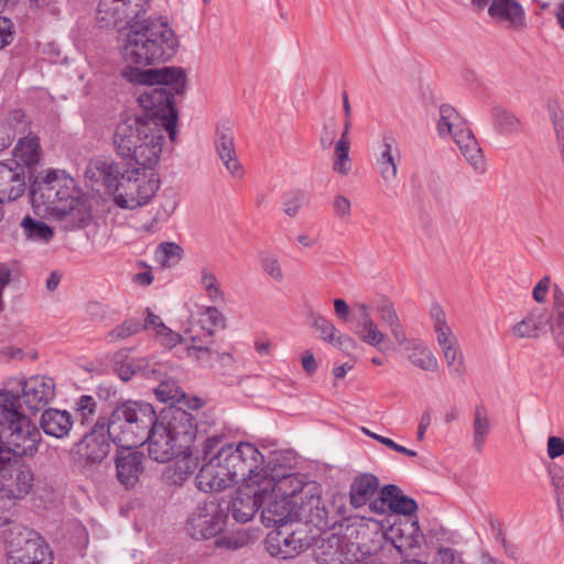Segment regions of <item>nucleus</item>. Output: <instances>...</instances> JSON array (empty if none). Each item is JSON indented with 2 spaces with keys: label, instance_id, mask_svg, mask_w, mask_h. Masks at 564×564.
<instances>
[{
  "label": "nucleus",
  "instance_id": "obj_1",
  "mask_svg": "<svg viewBox=\"0 0 564 564\" xmlns=\"http://www.w3.org/2000/svg\"><path fill=\"white\" fill-rule=\"evenodd\" d=\"M20 408L19 393L0 390V527L11 522L18 501L34 486V471L24 457L35 455L41 433Z\"/></svg>",
  "mask_w": 564,
  "mask_h": 564
},
{
  "label": "nucleus",
  "instance_id": "obj_2",
  "mask_svg": "<svg viewBox=\"0 0 564 564\" xmlns=\"http://www.w3.org/2000/svg\"><path fill=\"white\" fill-rule=\"evenodd\" d=\"M122 77L132 84L148 86L138 98L140 106L149 111L143 116L158 119L169 133L170 139L174 141L177 123L174 96L183 95L185 91V70L181 67L141 69L128 66L122 70Z\"/></svg>",
  "mask_w": 564,
  "mask_h": 564
},
{
  "label": "nucleus",
  "instance_id": "obj_3",
  "mask_svg": "<svg viewBox=\"0 0 564 564\" xmlns=\"http://www.w3.org/2000/svg\"><path fill=\"white\" fill-rule=\"evenodd\" d=\"M86 178L102 185L117 206L135 209L148 204L160 188L154 167L137 166L121 171L120 164L109 159L91 160L85 171Z\"/></svg>",
  "mask_w": 564,
  "mask_h": 564
},
{
  "label": "nucleus",
  "instance_id": "obj_4",
  "mask_svg": "<svg viewBox=\"0 0 564 564\" xmlns=\"http://www.w3.org/2000/svg\"><path fill=\"white\" fill-rule=\"evenodd\" d=\"M162 123L149 116H128L117 123L112 143L116 153L135 165L154 167L162 153Z\"/></svg>",
  "mask_w": 564,
  "mask_h": 564
},
{
  "label": "nucleus",
  "instance_id": "obj_5",
  "mask_svg": "<svg viewBox=\"0 0 564 564\" xmlns=\"http://www.w3.org/2000/svg\"><path fill=\"white\" fill-rule=\"evenodd\" d=\"M177 46V37L167 22L144 20L130 28L120 52L128 64L148 66L169 61Z\"/></svg>",
  "mask_w": 564,
  "mask_h": 564
},
{
  "label": "nucleus",
  "instance_id": "obj_6",
  "mask_svg": "<svg viewBox=\"0 0 564 564\" xmlns=\"http://www.w3.org/2000/svg\"><path fill=\"white\" fill-rule=\"evenodd\" d=\"M196 436V425L191 413L171 406L159 417L145 436L149 457L158 463H167L189 448Z\"/></svg>",
  "mask_w": 564,
  "mask_h": 564
},
{
  "label": "nucleus",
  "instance_id": "obj_7",
  "mask_svg": "<svg viewBox=\"0 0 564 564\" xmlns=\"http://www.w3.org/2000/svg\"><path fill=\"white\" fill-rule=\"evenodd\" d=\"M30 202L41 218L61 220L70 213V176L65 170L48 169L43 176L29 175Z\"/></svg>",
  "mask_w": 564,
  "mask_h": 564
},
{
  "label": "nucleus",
  "instance_id": "obj_8",
  "mask_svg": "<svg viewBox=\"0 0 564 564\" xmlns=\"http://www.w3.org/2000/svg\"><path fill=\"white\" fill-rule=\"evenodd\" d=\"M155 419L153 406L143 401H126L112 411L106 432L121 448L138 447L144 443Z\"/></svg>",
  "mask_w": 564,
  "mask_h": 564
},
{
  "label": "nucleus",
  "instance_id": "obj_9",
  "mask_svg": "<svg viewBox=\"0 0 564 564\" xmlns=\"http://www.w3.org/2000/svg\"><path fill=\"white\" fill-rule=\"evenodd\" d=\"M436 131L441 139H453L476 174L482 175L486 173L487 165L482 151L467 121L454 107L446 104L440 107Z\"/></svg>",
  "mask_w": 564,
  "mask_h": 564
},
{
  "label": "nucleus",
  "instance_id": "obj_10",
  "mask_svg": "<svg viewBox=\"0 0 564 564\" xmlns=\"http://www.w3.org/2000/svg\"><path fill=\"white\" fill-rule=\"evenodd\" d=\"M223 455L224 463H227L237 481L250 484L251 486H262L264 479V456L260 451L249 442H239L229 444L225 442L218 447Z\"/></svg>",
  "mask_w": 564,
  "mask_h": 564
},
{
  "label": "nucleus",
  "instance_id": "obj_11",
  "mask_svg": "<svg viewBox=\"0 0 564 564\" xmlns=\"http://www.w3.org/2000/svg\"><path fill=\"white\" fill-rule=\"evenodd\" d=\"M221 443L223 436H212L205 442L204 459L207 462L196 476L197 487L202 491H221L238 482L228 464L223 460L218 449Z\"/></svg>",
  "mask_w": 564,
  "mask_h": 564
},
{
  "label": "nucleus",
  "instance_id": "obj_12",
  "mask_svg": "<svg viewBox=\"0 0 564 564\" xmlns=\"http://www.w3.org/2000/svg\"><path fill=\"white\" fill-rule=\"evenodd\" d=\"M150 0H99L96 20L100 28L124 29L141 23Z\"/></svg>",
  "mask_w": 564,
  "mask_h": 564
},
{
  "label": "nucleus",
  "instance_id": "obj_13",
  "mask_svg": "<svg viewBox=\"0 0 564 564\" xmlns=\"http://www.w3.org/2000/svg\"><path fill=\"white\" fill-rule=\"evenodd\" d=\"M227 512L216 499L197 506L187 520V533L195 540H208L221 533L226 525Z\"/></svg>",
  "mask_w": 564,
  "mask_h": 564
},
{
  "label": "nucleus",
  "instance_id": "obj_14",
  "mask_svg": "<svg viewBox=\"0 0 564 564\" xmlns=\"http://www.w3.org/2000/svg\"><path fill=\"white\" fill-rule=\"evenodd\" d=\"M267 499L268 497L262 491V486L243 484V487L238 489L236 497L230 501L228 511L231 512L236 521L246 523L254 517Z\"/></svg>",
  "mask_w": 564,
  "mask_h": 564
},
{
  "label": "nucleus",
  "instance_id": "obj_15",
  "mask_svg": "<svg viewBox=\"0 0 564 564\" xmlns=\"http://www.w3.org/2000/svg\"><path fill=\"white\" fill-rule=\"evenodd\" d=\"M110 452V442L106 432V424L97 422L77 444L76 453L85 463H101Z\"/></svg>",
  "mask_w": 564,
  "mask_h": 564
},
{
  "label": "nucleus",
  "instance_id": "obj_16",
  "mask_svg": "<svg viewBox=\"0 0 564 564\" xmlns=\"http://www.w3.org/2000/svg\"><path fill=\"white\" fill-rule=\"evenodd\" d=\"M22 400L31 412L44 410L55 397L54 380L45 376H34L22 384Z\"/></svg>",
  "mask_w": 564,
  "mask_h": 564
},
{
  "label": "nucleus",
  "instance_id": "obj_17",
  "mask_svg": "<svg viewBox=\"0 0 564 564\" xmlns=\"http://www.w3.org/2000/svg\"><path fill=\"white\" fill-rule=\"evenodd\" d=\"M295 500V521L311 522L315 525L325 522L327 512L316 485H306Z\"/></svg>",
  "mask_w": 564,
  "mask_h": 564
},
{
  "label": "nucleus",
  "instance_id": "obj_18",
  "mask_svg": "<svg viewBox=\"0 0 564 564\" xmlns=\"http://www.w3.org/2000/svg\"><path fill=\"white\" fill-rule=\"evenodd\" d=\"M26 189L25 171L8 162H0V203L20 198Z\"/></svg>",
  "mask_w": 564,
  "mask_h": 564
},
{
  "label": "nucleus",
  "instance_id": "obj_19",
  "mask_svg": "<svg viewBox=\"0 0 564 564\" xmlns=\"http://www.w3.org/2000/svg\"><path fill=\"white\" fill-rule=\"evenodd\" d=\"M296 500L274 494L261 511V520L265 527H281L295 521Z\"/></svg>",
  "mask_w": 564,
  "mask_h": 564
},
{
  "label": "nucleus",
  "instance_id": "obj_20",
  "mask_svg": "<svg viewBox=\"0 0 564 564\" xmlns=\"http://www.w3.org/2000/svg\"><path fill=\"white\" fill-rule=\"evenodd\" d=\"M386 535L400 553H406L420 547L423 539L417 520L394 523Z\"/></svg>",
  "mask_w": 564,
  "mask_h": 564
},
{
  "label": "nucleus",
  "instance_id": "obj_21",
  "mask_svg": "<svg viewBox=\"0 0 564 564\" xmlns=\"http://www.w3.org/2000/svg\"><path fill=\"white\" fill-rule=\"evenodd\" d=\"M547 324L546 310L535 307L512 325L511 333L519 339H536L547 332Z\"/></svg>",
  "mask_w": 564,
  "mask_h": 564
},
{
  "label": "nucleus",
  "instance_id": "obj_22",
  "mask_svg": "<svg viewBox=\"0 0 564 564\" xmlns=\"http://www.w3.org/2000/svg\"><path fill=\"white\" fill-rule=\"evenodd\" d=\"M130 449L118 451L116 457L117 478L126 488L133 487L143 471L142 454Z\"/></svg>",
  "mask_w": 564,
  "mask_h": 564
},
{
  "label": "nucleus",
  "instance_id": "obj_23",
  "mask_svg": "<svg viewBox=\"0 0 564 564\" xmlns=\"http://www.w3.org/2000/svg\"><path fill=\"white\" fill-rule=\"evenodd\" d=\"M356 308L359 312V321L355 334L365 344L384 351L383 344L389 337L379 329L377 323L372 319L369 306L365 303H358Z\"/></svg>",
  "mask_w": 564,
  "mask_h": 564
},
{
  "label": "nucleus",
  "instance_id": "obj_24",
  "mask_svg": "<svg viewBox=\"0 0 564 564\" xmlns=\"http://www.w3.org/2000/svg\"><path fill=\"white\" fill-rule=\"evenodd\" d=\"M225 327L226 317L214 304L199 311L198 318L188 329V334L189 336L200 334L202 338H205V343H214L215 332Z\"/></svg>",
  "mask_w": 564,
  "mask_h": 564
},
{
  "label": "nucleus",
  "instance_id": "obj_25",
  "mask_svg": "<svg viewBox=\"0 0 564 564\" xmlns=\"http://www.w3.org/2000/svg\"><path fill=\"white\" fill-rule=\"evenodd\" d=\"M547 319V330L560 355L564 358V291L557 284L553 288V301Z\"/></svg>",
  "mask_w": 564,
  "mask_h": 564
},
{
  "label": "nucleus",
  "instance_id": "obj_26",
  "mask_svg": "<svg viewBox=\"0 0 564 564\" xmlns=\"http://www.w3.org/2000/svg\"><path fill=\"white\" fill-rule=\"evenodd\" d=\"M8 564H53V555L43 541L26 540L23 547L9 554Z\"/></svg>",
  "mask_w": 564,
  "mask_h": 564
},
{
  "label": "nucleus",
  "instance_id": "obj_27",
  "mask_svg": "<svg viewBox=\"0 0 564 564\" xmlns=\"http://www.w3.org/2000/svg\"><path fill=\"white\" fill-rule=\"evenodd\" d=\"M488 13L498 23L512 29L522 28L525 22L524 10L516 0H492Z\"/></svg>",
  "mask_w": 564,
  "mask_h": 564
},
{
  "label": "nucleus",
  "instance_id": "obj_28",
  "mask_svg": "<svg viewBox=\"0 0 564 564\" xmlns=\"http://www.w3.org/2000/svg\"><path fill=\"white\" fill-rule=\"evenodd\" d=\"M41 159L42 148L40 138L30 133L18 140L13 149V160L11 164L22 166L25 171V169H31L39 164Z\"/></svg>",
  "mask_w": 564,
  "mask_h": 564
},
{
  "label": "nucleus",
  "instance_id": "obj_29",
  "mask_svg": "<svg viewBox=\"0 0 564 564\" xmlns=\"http://www.w3.org/2000/svg\"><path fill=\"white\" fill-rule=\"evenodd\" d=\"M304 488L305 486L297 475L286 474L282 475L279 479H275L273 476L269 475L268 470L264 473L262 491H264L267 497H271L273 494H279L295 500Z\"/></svg>",
  "mask_w": 564,
  "mask_h": 564
},
{
  "label": "nucleus",
  "instance_id": "obj_30",
  "mask_svg": "<svg viewBox=\"0 0 564 564\" xmlns=\"http://www.w3.org/2000/svg\"><path fill=\"white\" fill-rule=\"evenodd\" d=\"M406 359L423 371L436 372L438 360L427 344L419 338L411 339L404 347Z\"/></svg>",
  "mask_w": 564,
  "mask_h": 564
},
{
  "label": "nucleus",
  "instance_id": "obj_31",
  "mask_svg": "<svg viewBox=\"0 0 564 564\" xmlns=\"http://www.w3.org/2000/svg\"><path fill=\"white\" fill-rule=\"evenodd\" d=\"M191 345L187 347V354L194 358L200 365L209 367L215 360L227 361L231 359V355L228 352L219 354L215 351L212 346L214 343H205V338H202L200 334L189 336Z\"/></svg>",
  "mask_w": 564,
  "mask_h": 564
},
{
  "label": "nucleus",
  "instance_id": "obj_32",
  "mask_svg": "<svg viewBox=\"0 0 564 564\" xmlns=\"http://www.w3.org/2000/svg\"><path fill=\"white\" fill-rule=\"evenodd\" d=\"M216 150L219 159L232 177L241 180L245 171L237 159L234 137L230 133H221L216 141Z\"/></svg>",
  "mask_w": 564,
  "mask_h": 564
},
{
  "label": "nucleus",
  "instance_id": "obj_33",
  "mask_svg": "<svg viewBox=\"0 0 564 564\" xmlns=\"http://www.w3.org/2000/svg\"><path fill=\"white\" fill-rule=\"evenodd\" d=\"M379 480L371 474H362L354 479L350 486V503L360 508L371 500L378 491Z\"/></svg>",
  "mask_w": 564,
  "mask_h": 564
},
{
  "label": "nucleus",
  "instance_id": "obj_34",
  "mask_svg": "<svg viewBox=\"0 0 564 564\" xmlns=\"http://www.w3.org/2000/svg\"><path fill=\"white\" fill-rule=\"evenodd\" d=\"M315 557L319 564L350 563V560L344 552L340 538L335 534L322 540L315 551Z\"/></svg>",
  "mask_w": 564,
  "mask_h": 564
},
{
  "label": "nucleus",
  "instance_id": "obj_35",
  "mask_svg": "<svg viewBox=\"0 0 564 564\" xmlns=\"http://www.w3.org/2000/svg\"><path fill=\"white\" fill-rule=\"evenodd\" d=\"M70 414L67 411L47 409L41 417V427L45 434L61 438L68 434Z\"/></svg>",
  "mask_w": 564,
  "mask_h": 564
},
{
  "label": "nucleus",
  "instance_id": "obj_36",
  "mask_svg": "<svg viewBox=\"0 0 564 564\" xmlns=\"http://www.w3.org/2000/svg\"><path fill=\"white\" fill-rule=\"evenodd\" d=\"M491 432V419L484 405H476L473 412V447L481 453Z\"/></svg>",
  "mask_w": 564,
  "mask_h": 564
},
{
  "label": "nucleus",
  "instance_id": "obj_37",
  "mask_svg": "<svg viewBox=\"0 0 564 564\" xmlns=\"http://www.w3.org/2000/svg\"><path fill=\"white\" fill-rule=\"evenodd\" d=\"M198 286L208 301L215 305L226 302V295L216 273L208 267H203L198 274Z\"/></svg>",
  "mask_w": 564,
  "mask_h": 564
},
{
  "label": "nucleus",
  "instance_id": "obj_38",
  "mask_svg": "<svg viewBox=\"0 0 564 564\" xmlns=\"http://www.w3.org/2000/svg\"><path fill=\"white\" fill-rule=\"evenodd\" d=\"M395 154H398V149L393 147L392 142L384 139L380 154L377 158V164L380 175L387 185L391 184L397 178L398 163Z\"/></svg>",
  "mask_w": 564,
  "mask_h": 564
},
{
  "label": "nucleus",
  "instance_id": "obj_39",
  "mask_svg": "<svg viewBox=\"0 0 564 564\" xmlns=\"http://www.w3.org/2000/svg\"><path fill=\"white\" fill-rule=\"evenodd\" d=\"M382 495L387 498L389 511L412 516L416 509V502L402 494V490L395 485H386L382 487Z\"/></svg>",
  "mask_w": 564,
  "mask_h": 564
},
{
  "label": "nucleus",
  "instance_id": "obj_40",
  "mask_svg": "<svg viewBox=\"0 0 564 564\" xmlns=\"http://www.w3.org/2000/svg\"><path fill=\"white\" fill-rule=\"evenodd\" d=\"M430 314L440 348L458 343L457 337L447 324L446 315L442 307L440 305H433Z\"/></svg>",
  "mask_w": 564,
  "mask_h": 564
},
{
  "label": "nucleus",
  "instance_id": "obj_41",
  "mask_svg": "<svg viewBox=\"0 0 564 564\" xmlns=\"http://www.w3.org/2000/svg\"><path fill=\"white\" fill-rule=\"evenodd\" d=\"M21 227L25 237L33 241L47 242L53 237V229L42 220L33 219L31 216L23 217Z\"/></svg>",
  "mask_w": 564,
  "mask_h": 564
},
{
  "label": "nucleus",
  "instance_id": "obj_42",
  "mask_svg": "<svg viewBox=\"0 0 564 564\" xmlns=\"http://www.w3.org/2000/svg\"><path fill=\"white\" fill-rule=\"evenodd\" d=\"M183 258V249L175 242H162L156 247L154 260L162 268L177 264Z\"/></svg>",
  "mask_w": 564,
  "mask_h": 564
},
{
  "label": "nucleus",
  "instance_id": "obj_43",
  "mask_svg": "<svg viewBox=\"0 0 564 564\" xmlns=\"http://www.w3.org/2000/svg\"><path fill=\"white\" fill-rule=\"evenodd\" d=\"M441 351L451 375L462 377L466 373V364L459 343L443 347Z\"/></svg>",
  "mask_w": 564,
  "mask_h": 564
},
{
  "label": "nucleus",
  "instance_id": "obj_44",
  "mask_svg": "<svg viewBox=\"0 0 564 564\" xmlns=\"http://www.w3.org/2000/svg\"><path fill=\"white\" fill-rule=\"evenodd\" d=\"M350 140L338 139L334 147L333 170L340 174L347 175L352 166L349 158Z\"/></svg>",
  "mask_w": 564,
  "mask_h": 564
},
{
  "label": "nucleus",
  "instance_id": "obj_45",
  "mask_svg": "<svg viewBox=\"0 0 564 564\" xmlns=\"http://www.w3.org/2000/svg\"><path fill=\"white\" fill-rule=\"evenodd\" d=\"M546 107L558 143V150L564 163V111L561 108L558 101L555 99H549Z\"/></svg>",
  "mask_w": 564,
  "mask_h": 564
},
{
  "label": "nucleus",
  "instance_id": "obj_46",
  "mask_svg": "<svg viewBox=\"0 0 564 564\" xmlns=\"http://www.w3.org/2000/svg\"><path fill=\"white\" fill-rule=\"evenodd\" d=\"M275 541L279 547L278 555L283 558L292 557L295 553L302 551L303 544L300 539L295 538V533L283 534L281 531L276 533V536L272 539Z\"/></svg>",
  "mask_w": 564,
  "mask_h": 564
},
{
  "label": "nucleus",
  "instance_id": "obj_47",
  "mask_svg": "<svg viewBox=\"0 0 564 564\" xmlns=\"http://www.w3.org/2000/svg\"><path fill=\"white\" fill-rule=\"evenodd\" d=\"M154 392L160 401L170 402L171 404L180 402L185 397V393L174 380L162 381Z\"/></svg>",
  "mask_w": 564,
  "mask_h": 564
},
{
  "label": "nucleus",
  "instance_id": "obj_48",
  "mask_svg": "<svg viewBox=\"0 0 564 564\" xmlns=\"http://www.w3.org/2000/svg\"><path fill=\"white\" fill-rule=\"evenodd\" d=\"M93 223L91 206L87 200L73 197V228H86Z\"/></svg>",
  "mask_w": 564,
  "mask_h": 564
},
{
  "label": "nucleus",
  "instance_id": "obj_49",
  "mask_svg": "<svg viewBox=\"0 0 564 564\" xmlns=\"http://www.w3.org/2000/svg\"><path fill=\"white\" fill-rule=\"evenodd\" d=\"M492 118L496 127L503 133H511L520 129L519 119L506 109L495 108Z\"/></svg>",
  "mask_w": 564,
  "mask_h": 564
},
{
  "label": "nucleus",
  "instance_id": "obj_50",
  "mask_svg": "<svg viewBox=\"0 0 564 564\" xmlns=\"http://www.w3.org/2000/svg\"><path fill=\"white\" fill-rule=\"evenodd\" d=\"M555 500L562 521L564 522V469L554 467L550 471Z\"/></svg>",
  "mask_w": 564,
  "mask_h": 564
},
{
  "label": "nucleus",
  "instance_id": "obj_51",
  "mask_svg": "<svg viewBox=\"0 0 564 564\" xmlns=\"http://www.w3.org/2000/svg\"><path fill=\"white\" fill-rule=\"evenodd\" d=\"M97 410V401L91 395H82L76 402L75 413L82 424L93 421Z\"/></svg>",
  "mask_w": 564,
  "mask_h": 564
},
{
  "label": "nucleus",
  "instance_id": "obj_52",
  "mask_svg": "<svg viewBox=\"0 0 564 564\" xmlns=\"http://www.w3.org/2000/svg\"><path fill=\"white\" fill-rule=\"evenodd\" d=\"M143 329L142 323L137 318H128L122 324L115 327L108 335L110 340H121Z\"/></svg>",
  "mask_w": 564,
  "mask_h": 564
},
{
  "label": "nucleus",
  "instance_id": "obj_53",
  "mask_svg": "<svg viewBox=\"0 0 564 564\" xmlns=\"http://www.w3.org/2000/svg\"><path fill=\"white\" fill-rule=\"evenodd\" d=\"M312 326L315 330L319 332V337L328 343H334L336 336L339 334L335 325L322 315H313Z\"/></svg>",
  "mask_w": 564,
  "mask_h": 564
},
{
  "label": "nucleus",
  "instance_id": "obj_54",
  "mask_svg": "<svg viewBox=\"0 0 564 564\" xmlns=\"http://www.w3.org/2000/svg\"><path fill=\"white\" fill-rule=\"evenodd\" d=\"M306 202V196L303 192L294 191L285 194L283 199V212L289 217H295L300 209Z\"/></svg>",
  "mask_w": 564,
  "mask_h": 564
},
{
  "label": "nucleus",
  "instance_id": "obj_55",
  "mask_svg": "<svg viewBox=\"0 0 564 564\" xmlns=\"http://www.w3.org/2000/svg\"><path fill=\"white\" fill-rule=\"evenodd\" d=\"M376 311L378 313L379 318L383 324H386L388 327L393 326L394 324L401 322L397 310L394 308V305L392 302L388 299L381 300L377 306Z\"/></svg>",
  "mask_w": 564,
  "mask_h": 564
},
{
  "label": "nucleus",
  "instance_id": "obj_56",
  "mask_svg": "<svg viewBox=\"0 0 564 564\" xmlns=\"http://www.w3.org/2000/svg\"><path fill=\"white\" fill-rule=\"evenodd\" d=\"M261 267L264 272L271 276L275 282H281L284 279V273L280 260L275 256L264 254L261 257Z\"/></svg>",
  "mask_w": 564,
  "mask_h": 564
},
{
  "label": "nucleus",
  "instance_id": "obj_57",
  "mask_svg": "<svg viewBox=\"0 0 564 564\" xmlns=\"http://www.w3.org/2000/svg\"><path fill=\"white\" fill-rule=\"evenodd\" d=\"M337 135V123L334 118L328 119L324 124L319 137L321 147L324 150L330 149L335 144Z\"/></svg>",
  "mask_w": 564,
  "mask_h": 564
},
{
  "label": "nucleus",
  "instance_id": "obj_58",
  "mask_svg": "<svg viewBox=\"0 0 564 564\" xmlns=\"http://www.w3.org/2000/svg\"><path fill=\"white\" fill-rule=\"evenodd\" d=\"M247 538L243 534L240 533H232V534H226L223 535L215 541V545L217 547H223L227 550H238L246 545Z\"/></svg>",
  "mask_w": 564,
  "mask_h": 564
},
{
  "label": "nucleus",
  "instance_id": "obj_59",
  "mask_svg": "<svg viewBox=\"0 0 564 564\" xmlns=\"http://www.w3.org/2000/svg\"><path fill=\"white\" fill-rule=\"evenodd\" d=\"M463 560L460 552L445 546L438 547L434 556L435 564H457Z\"/></svg>",
  "mask_w": 564,
  "mask_h": 564
},
{
  "label": "nucleus",
  "instance_id": "obj_60",
  "mask_svg": "<svg viewBox=\"0 0 564 564\" xmlns=\"http://www.w3.org/2000/svg\"><path fill=\"white\" fill-rule=\"evenodd\" d=\"M555 284L552 285V280L549 275L543 276L533 288L532 290V299L538 304H543L546 301L549 292L554 288Z\"/></svg>",
  "mask_w": 564,
  "mask_h": 564
},
{
  "label": "nucleus",
  "instance_id": "obj_61",
  "mask_svg": "<svg viewBox=\"0 0 564 564\" xmlns=\"http://www.w3.org/2000/svg\"><path fill=\"white\" fill-rule=\"evenodd\" d=\"M14 37V24L7 18L0 15V50L9 45Z\"/></svg>",
  "mask_w": 564,
  "mask_h": 564
},
{
  "label": "nucleus",
  "instance_id": "obj_62",
  "mask_svg": "<svg viewBox=\"0 0 564 564\" xmlns=\"http://www.w3.org/2000/svg\"><path fill=\"white\" fill-rule=\"evenodd\" d=\"M333 206H334L335 214L339 218L344 219V218H346V217H348L350 215L351 204H350V200L347 197H345L343 195H337L334 198Z\"/></svg>",
  "mask_w": 564,
  "mask_h": 564
},
{
  "label": "nucleus",
  "instance_id": "obj_63",
  "mask_svg": "<svg viewBox=\"0 0 564 564\" xmlns=\"http://www.w3.org/2000/svg\"><path fill=\"white\" fill-rule=\"evenodd\" d=\"M546 452L552 459L564 455V441L558 436H550L547 438Z\"/></svg>",
  "mask_w": 564,
  "mask_h": 564
},
{
  "label": "nucleus",
  "instance_id": "obj_64",
  "mask_svg": "<svg viewBox=\"0 0 564 564\" xmlns=\"http://www.w3.org/2000/svg\"><path fill=\"white\" fill-rule=\"evenodd\" d=\"M142 326H143V328H150V329L155 330L158 336L163 335V332H166V328H167L163 324L162 319L158 315L150 312L149 310H148V316H147L145 323L142 324Z\"/></svg>",
  "mask_w": 564,
  "mask_h": 564
}]
</instances>
